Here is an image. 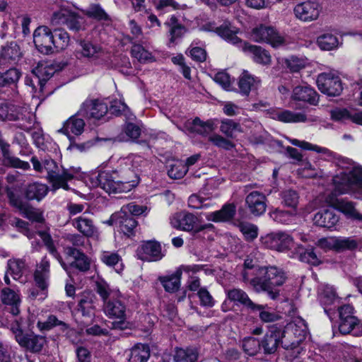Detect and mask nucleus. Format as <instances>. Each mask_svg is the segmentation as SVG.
I'll use <instances>...</instances> for the list:
<instances>
[{"mask_svg": "<svg viewBox=\"0 0 362 362\" xmlns=\"http://www.w3.org/2000/svg\"><path fill=\"white\" fill-rule=\"evenodd\" d=\"M53 33L45 25L37 27L33 33V42L37 50L45 54L52 53Z\"/></svg>", "mask_w": 362, "mask_h": 362, "instance_id": "17", "label": "nucleus"}, {"mask_svg": "<svg viewBox=\"0 0 362 362\" xmlns=\"http://www.w3.org/2000/svg\"><path fill=\"white\" fill-rule=\"evenodd\" d=\"M51 22L55 25L65 24L74 31L83 29V19L73 12L66 3H62L59 6V10L53 13Z\"/></svg>", "mask_w": 362, "mask_h": 362, "instance_id": "9", "label": "nucleus"}, {"mask_svg": "<svg viewBox=\"0 0 362 362\" xmlns=\"http://www.w3.org/2000/svg\"><path fill=\"white\" fill-rule=\"evenodd\" d=\"M269 216L277 223L288 225L296 221V213L275 209L269 213Z\"/></svg>", "mask_w": 362, "mask_h": 362, "instance_id": "53", "label": "nucleus"}, {"mask_svg": "<svg viewBox=\"0 0 362 362\" xmlns=\"http://www.w3.org/2000/svg\"><path fill=\"white\" fill-rule=\"evenodd\" d=\"M21 73L16 69H10L4 73H0V86H6L16 83Z\"/></svg>", "mask_w": 362, "mask_h": 362, "instance_id": "61", "label": "nucleus"}, {"mask_svg": "<svg viewBox=\"0 0 362 362\" xmlns=\"http://www.w3.org/2000/svg\"><path fill=\"white\" fill-rule=\"evenodd\" d=\"M155 8L162 13H168L174 10L183 9L184 5H180L175 0H152Z\"/></svg>", "mask_w": 362, "mask_h": 362, "instance_id": "54", "label": "nucleus"}, {"mask_svg": "<svg viewBox=\"0 0 362 362\" xmlns=\"http://www.w3.org/2000/svg\"><path fill=\"white\" fill-rule=\"evenodd\" d=\"M291 99L295 101H301L312 105H316L318 103V95L309 86H298L293 90Z\"/></svg>", "mask_w": 362, "mask_h": 362, "instance_id": "32", "label": "nucleus"}, {"mask_svg": "<svg viewBox=\"0 0 362 362\" xmlns=\"http://www.w3.org/2000/svg\"><path fill=\"white\" fill-rule=\"evenodd\" d=\"M314 223L320 227L332 228L339 221V216L332 209H323L315 214Z\"/></svg>", "mask_w": 362, "mask_h": 362, "instance_id": "38", "label": "nucleus"}, {"mask_svg": "<svg viewBox=\"0 0 362 362\" xmlns=\"http://www.w3.org/2000/svg\"><path fill=\"white\" fill-rule=\"evenodd\" d=\"M8 196L11 204L18 209L24 217L36 222H41L43 220L40 212L30 206L27 202H23L20 197L15 196L12 192H8Z\"/></svg>", "mask_w": 362, "mask_h": 362, "instance_id": "27", "label": "nucleus"}, {"mask_svg": "<svg viewBox=\"0 0 362 362\" xmlns=\"http://www.w3.org/2000/svg\"><path fill=\"white\" fill-rule=\"evenodd\" d=\"M279 63L282 66L288 69L291 72H298L305 67L304 61L296 57L282 59Z\"/></svg>", "mask_w": 362, "mask_h": 362, "instance_id": "60", "label": "nucleus"}, {"mask_svg": "<svg viewBox=\"0 0 362 362\" xmlns=\"http://www.w3.org/2000/svg\"><path fill=\"white\" fill-rule=\"evenodd\" d=\"M240 49L245 54L250 55L252 59L258 64L267 65L272 61L270 54L261 47L252 45L245 42Z\"/></svg>", "mask_w": 362, "mask_h": 362, "instance_id": "35", "label": "nucleus"}, {"mask_svg": "<svg viewBox=\"0 0 362 362\" xmlns=\"http://www.w3.org/2000/svg\"><path fill=\"white\" fill-rule=\"evenodd\" d=\"M201 271H204L207 274V270L202 264L182 265L175 274L170 276H160L159 281L166 291L175 292L180 286L181 275L183 272L189 274L190 273L197 274Z\"/></svg>", "mask_w": 362, "mask_h": 362, "instance_id": "11", "label": "nucleus"}, {"mask_svg": "<svg viewBox=\"0 0 362 362\" xmlns=\"http://www.w3.org/2000/svg\"><path fill=\"white\" fill-rule=\"evenodd\" d=\"M339 330L343 334H351L356 337L362 336V322L355 316H344L341 313Z\"/></svg>", "mask_w": 362, "mask_h": 362, "instance_id": "30", "label": "nucleus"}, {"mask_svg": "<svg viewBox=\"0 0 362 362\" xmlns=\"http://www.w3.org/2000/svg\"><path fill=\"white\" fill-rule=\"evenodd\" d=\"M86 213L72 220L73 226L83 235L87 238L98 239L100 232L93 224V221L86 216Z\"/></svg>", "mask_w": 362, "mask_h": 362, "instance_id": "26", "label": "nucleus"}, {"mask_svg": "<svg viewBox=\"0 0 362 362\" xmlns=\"http://www.w3.org/2000/svg\"><path fill=\"white\" fill-rule=\"evenodd\" d=\"M220 129L224 134L230 137L235 136L236 133L242 131L238 123L228 119L222 121Z\"/></svg>", "mask_w": 362, "mask_h": 362, "instance_id": "63", "label": "nucleus"}, {"mask_svg": "<svg viewBox=\"0 0 362 362\" xmlns=\"http://www.w3.org/2000/svg\"><path fill=\"white\" fill-rule=\"evenodd\" d=\"M289 257L313 266H317L322 262L320 257L317 255L313 247L305 248L301 244L296 245Z\"/></svg>", "mask_w": 362, "mask_h": 362, "instance_id": "25", "label": "nucleus"}, {"mask_svg": "<svg viewBox=\"0 0 362 362\" xmlns=\"http://www.w3.org/2000/svg\"><path fill=\"white\" fill-rule=\"evenodd\" d=\"M150 356L148 345L137 344L127 352L128 362H147Z\"/></svg>", "mask_w": 362, "mask_h": 362, "instance_id": "41", "label": "nucleus"}, {"mask_svg": "<svg viewBox=\"0 0 362 362\" xmlns=\"http://www.w3.org/2000/svg\"><path fill=\"white\" fill-rule=\"evenodd\" d=\"M100 258L105 265L113 267L117 273L119 274L123 270L122 258L117 252L103 251L101 252Z\"/></svg>", "mask_w": 362, "mask_h": 362, "instance_id": "46", "label": "nucleus"}, {"mask_svg": "<svg viewBox=\"0 0 362 362\" xmlns=\"http://www.w3.org/2000/svg\"><path fill=\"white\" fill-rule=\"evenodd\" d=\"M316 44L321 50L332 51L341 46L342 40L332 32L327 31L317 37Z\"/></svg>", "mask_w": 362, "mask_h": 362, "instance_id": "36", "label": "nucleus"}, {"mask_svg": "<svg viewBox=\"0 0 362 362\" xmlns=\"http://www.w3.org/2000/svg\"><path fill=\"white\" fill-rule=\"evenodd\" d=\"M277 242L278 252H286L288 255L296 246L293 235L286 231H278Z\"/></svg>", "mask_w": 362, "mask_h": 362, "instance_id": "47", "label": "nucleus"}, {"mask_svg": "<svg viewBox=\"0 0 362 362\" xmlns=\"http://www.w3.org/2000/svg\"><path fill=\"white\" fill-rule=\"evenodd\" d=\"M195 216L186 211L175 213L170 217V224L173 228L186 231L203 230L204 227L199 226Z\"/></svg>", "mask_w": 362, "mask_h": 362, "instance_id": "16", "label": "nucleus"}, {"mask_svg": "<svg viewBox=\"0 0 362 362\" xmlns=\"http://www.w3.org/2000/svg\"><path fill=\"white\" fill-rule=\"evenodd\" d=\"M140 134L141 129L137 125L129 123L125 126L124 131L119 136V139L122 141L135 140L139 138Z\"/></svg>", "mask_w": 362, "mask_h": 362, "instance_id": "58", "label": "nucleus"}, {"mask_svg": "<svg viewBox=\"0 0 362 362\" xmlns=\"http://www.w3.org/2000/svg\"><path fill=\"white\" fill-rule=\"evenodd\" d=\"M242 347L245 354L254 356L258 352L260 343L255 337H246L243 341Z\"/></svg>", "mask_w": 362, "mask_h": 362, "instance_id": "64", "label": "nucleus"}, {"mask_svg": "<svg viewBox=\"0 0 362 362\" xmlns=\"http://www.w3.org/2000/svg\"><path fill=\"white\" fill-rule=\"evenodd\" d=\"M227 298L230 301L240 303L249 309L254 306V303L248 297L247 294L240 288L228 290L226 293Z\"/></svg>", "mask_w": 362, "mask_h": 362, "instance_id": "48", "label": "nucleus"}, {"mask_svg": "<svg viewBox=\"0 0 362 362\" xmlns=\"http://www.w3.org/2000/svg\"><path fill=\"white\" fill-rule=\"evenodd\" d=\"M82 116V113H79L78 110L63 123L62 127L58 132L66 135L71 141L74 136L81 135L85 128V122L81 117Z\"/></svg>", "mask_w": 362, "mask_h": 362, "instance_id": "20", "label": "nucleus"}, {"mask_svg": "<svg viewBox=\"0 0 362 362\" xmlns=\"http://www.w3.org/2000/svg\"><path fill=\"white\" fill-rule=\"evenodd\" d=\"M198 353L195 349L177 348L174 354V362H197Z\"/></svg>", "mask_w": 362, "mask_h": 362, "instance_id": "52", "label": "nucleus"}, {"mask_svg": "<svg viewBox=\"0 0 362 362\" xmlns=\"http://www.w3.org/2000/svg\"><path fill=\"white\" fill-rule=\"evenodd\" d=\"M34 144L45 151H57L58 146L48 136L45 135L41 129H37L32 133Z\"/></svg>", "mask_w": 362, "mask_h": 362, "instance_id": "39", "label": "nucleus"}, {"mask_svg": "<svg viewBox=\"0 0 362 362\" xmlns=\"http://www.w3.org/2000/svg\"><path fill=\"white\" fill-rule=\"evenodd\" d=\"M202 29L206 31L215 32L221 38L236 45L240 49L245 42L237 36L239 30L233 26L228 21H224L219 25H217L214 22H210L204 25Z\"/></svg>", "mask_w": 362, "mask_h": 362, "instance_id": "10", "label": "nucleus"}, {"mask_svg": "<svg viewBox=\"0 0 362 362\" xmlns=\"http://www.w3.org/2000/svg\"><path fill=\"white\" fill-rule=\"evenodd\" d=\"M317 84L319 90L328 95H338L343 88L339 77L333 73H322L318 75Z\"/></svg>", "mask_w": 362, "mask_h": 362, "instance_id": "15", "label": "nucleus"}, {"mask_svg": "<svg viewBox=\"0 0 362 362\" xmlns=\"http://www.w3.org/2000/svg\"><path fill=\"white\" fill-rule=\"evenodd\" d=\"M0 149L2 153V163L5 166L19 168L21 170H29L30 165L28 162L21 160L18 157L13 156L10 151V145L4 141L0 134Z\"/></svg>", "mask_w": 362, "mask_h": 362, "instance_id": "24", "label": "nucleus"}, {"mask_svg": "<svg viewBox=\"0 0 362 362\" xmlns=\"http://www.w3.org/2000/svg\"><path fill=\"white\" fill-rule=\"evenodd\" d=\"M95 290L104 302V312L112 322V328L123 329L127 327L126 306L119 300L120 292L115 288H110L102 278L95 281Z\"/></svg>", "mask_w": 362, "mask_h": 362, "instance_id": "3", "label": "nucleus"}, {"mask_svg": "<svg viewBox=\"0 0 362 362\" xmlns=\"http://www.w3.org/2000/svg\"><path fill=\"white\" fill-rule=\"evenodd\" d=\"M21 57L19 46L16 42L2 47L0 51V66L6 67L18 62Z\"/></svg>", "mask_w": 362, "mask_h": 362, "instance_id": "31", "label": "nucleus"}, {"mask_svg": "<svg viewBox=\"0 0 362 362\" xmlns=\"http://www.w3.org/2000/svg\"><path fill=\"white\" fill-rule=\"evenodd\" d=\"M146 160L134 153L120 158L117 168L112 171L92 173L85 178L90 187H100L109 194L128 192L139 182V172L146 165Z\"/></svg>", "mask_w": 362, "mask_h": 362, "instance_id": "1", "label": "nucleus"}, {"mask_svg": "<svg viewBox=\"0 0 362 362\" xmlns=\"http://www.w3.org/2000/svg\"><path fill=\"white\" fill-rule=\"evenodd\" d=\"M337 165L341 171L332 179L335 195L351 194L357 199L362 198V168L346 158H339Z\"/></svg>", "mask_w": 362, "mask_h": 362, "instance_id": "2", "label": "nucleus"}, {"mask_svg": "<svg viewBox=\"0 0 362 362\" xmlns=\"http://www.w3.org/2000/svg\"><path fill=\"white\" fill-rule=\"evenodd\" d=\"M266 196L257 191L250 192L245 199V203L250 212L255 216L262 215L267 209Z\"/></svg>", "mask_w": 362, "mask_h": 362, "instance_id": "28", "label": "nucleus"}, {"mask_svg": "<svg viewBox=\"0 0 362 362\" xmlns=\"http://www.w3.org/2000/svg\"><path fill=\"white\" fill-rule=\"evenodd\" d=\"M49 277V262L46 257H44L37 266L35 272V281L37 285L42 289L47 287Z\"/></svg>", "mask_w": 362, "mask_h": 362, "instance_id": "42", "label": "nucleus"}, {"mask_svg": "<svg viewBox=\"0 0 362 362\" xmlns=\"http://www.w3.org/2000/svg\"><path fill=\"white\" fill-rule=\"evenodd\" d=\"M44 165L45 173L54 190L59 188L69 189L66 182L79 176L78 169H64L49 157L44 159Z\"/></svg>", "mask_w": 362, "mask_h": 362, "instance_id": "6", "label": "nucleus"}, {"mask_svg": "<svg viewBox=\"0 0 362 362\" xmlns=\"http://www.w3.org/2000/svg\"><path fill=\"white\" fill-rule=\"evenodd\" d=\"M17 342L21 346L32 352H39L45 344L46 339L35 334H25L23 337L17 335Z\"/></svg>", "mask_w": 362, "mask_h": 362, "instance_id": "37", "label": "nucleus"}, {"mask_svg": "<svg viewBox=\"0 0 362 362\" xmlns=\"http://www.w3.org/2000/svg\"><path fill=\"white\" fill-rule=\"evenodd\" d=\"M120 211L121 214L125 213L126 214H129L130 216H146L148 214L150 209L145 205H139L134 203H129L127 205H124L121 208Z\"/></svg>", "mask_w": 362, "mask_h": 362, "instance_id": "57", "label": "nucleus"}, {"mask_svg": "<svg viewBox=\"0 0 362 362\" xmlns=\"http://www.w3.org/2000/svg\"><path fill=\"white\" fill-rule=\"evenodd\" d=\"M38 236L42 239L44 244L46 245L48 251L55 257L64 270L68 271V266L76 267L80 271H87L90 268V261L88 258L78 250L74 247H67L66 249V254L67 255V263L64 262L57 251L56 250L52 238L47 232L40 231L37 233Z\"/></svg>", "mask_w": 362, "mask_h": 362, "instance_id": "5", "label": "nucleus"}, {"mask_svg": "<svg viewBox=\"0 0 362 362\" xmlns=\"http://www.w3.org/2000/svg\"><path fill=\"white\" fill-rule=\"evenodd\" d=\"M108 108L106 103L100 100H87L79 109V113L83 117L100 119L107 112Z\"/></svg>", "mask_w": 362, "mask_h": 362, "instance_id": "22", "label": "nucleus"}, {"mask_svg": "<svg viewBox=\"0 0 362 362\" xmlns=\"http://www.w3.org/2000/svg\"><path fill=\"white\" fill-rule=\"evenodd\" d=\"M104 223L109 226L115 225L121 232L128 236L133 233L137 225V222L134 218L125 213L121 214V211L113 214L110 219Z\"/></svg>", "mask_w": 362, "mask_h": 362, "instance_id": "21", "label": "nucleus"}, {"mask_svg": "<svg viewBox=\"0 0 362 362\" xmlns=\"http://www.w3.org/2000/svg\"><path fill=\"white\" fill-rule=\"evenodd\" d=\"M137 255L142 260L154 262L161 259L165 255L162 252L160 243L156 241H147L137 249Z\"/></svg>", "mask_w": 362, "mask_h": 362, "instance_id": "23", "label": "nucleus"}, {"mask_svg": "<svg viewBox=\"0 0 362 362\" xmlns=\"http://www.w3.org/2000/svg\"><path fill=\"white\" fill-rule=\"evenodd\" d=\"M187 172L186 165L182 162L177 160L170 165L168 170V174L172 179H180L183 177Z\"/></svg>", "mask_w": 362, "mask_h": 362, "instance_id": "62", "label": "nucleus"}, {"mask_svg": "<svg viewBox=\"0 0 362 362\" xmlns=\"http://www.w3.org/2000/svg\"><path fill=\"white\" fill-rule=\"evenodd\" d=\"M260 80L248 71H244L239 77L238 85L241 94L248 95L252 90L257 88Z\"/></svg>", "mask_w": 362, "mask_h": 362, "instance_id": "40", "label": "nucleus"}, {"mask_svg": "<svg viewBox=\"0 0 362 362\" xmlns=\"http://www.w3.org/2000/svg\"><path fill=\"white\" fill-rule=\"evenodd\" d=\"M132 54L139 62L147 63L154 61L152 54L144 48L141 45L135 44L132 48Z\"/></svg>", "mask_w": 362, "mask_h": 362, "instance_id": "56", "label": "nucleus"}, {"mask_svg": "<svg viewBox=\"0 0 362 362\" xmlns=\"http://www.w3.org/2000/svg\"><path fill=\"white\" fill-rule=\"evenodd\" d=\"M92 297V294L87 292L84 293L83 296L79 300L78 309L81 311L83 315L91 317L94 315Z\"/></svg>", "mask_w": 362, "mask_h": 362, "instance_id": "55", "label": "nucleus"}, {"mask_svg": "<svg viewBox=\"0 0 362 362\" xmlns=\"http://www.w3.org/2000/svg\"><path fill=\"white\" fill-rule=\"evenodd\" d=\"M251 38L257 42H267L273 47H279L285 44V39L274 28L259 25L251 32Z\"/></svg>", "mask_w": 362, "mask_h": 362, "instance_id": "12", "label": "nucleus"}, {"mask_svg": "<svg viewBox=\"0 0 362 362\" xmlns=\"http://www.w3.org/2000/svg\"><path fill=\"white\" fill-rule=\"evenodd\" d=\"M286 276L285 273L276 267H263L258 269V276L250 280V284L257 291H266L271 299L279 296L280 290Z\"/></svg>", "mask_w": 362, "mask_h": 362, "instance_id": "4", "label": "nucleus"}, {"mask_svg": "<svg viewBox=\"0 0 362 362\" xmlns=\"http://www.w3.org/2000/svg\"><path fill=\"white\" fill-rule=\"evenodd\" d=\"M317 245L320 248L328 250H352L357 247L358 243L352 238L328 237L320 239Z\"/></svg>", "mask_w": 362, "mask_h": 362, "instance_id": "19", "label": "nucleus"}, {"mask_svg": "<svg viewBox=\"0 0 362 362\" xmlns=\"http://www.w3.org/2000/svg\"><path fill=\"white\" fill-rule=\"evenodd\" d=\"M52 53L66 49L70 42L69 34L64 30H55L52 35Z\"/></svg>", "mask_w": 362, "mask_h": 362, "instance_id": "50", "label": "nucleus"}, {"mask_svg": "<svg viewBox=\"0 0 362 362\" xmlns=\"http://www.w3.org/2000/svg\"><path fill=\"white\" fill-rule=\"evenodd\" d=\"M322 7L317 0H309L297 4L294 8L296 17L303 22L315 21L320 16Z\"/></svg>", "mask_w": 362, "mask_h": 362, "instance_id": "14", "label": "nucleus"}, {"mask_svg": "<svg viewBox=\"0 0 362 362\" xmlns=\"http://www.w3.org/2000/svg\"><path fill=\"white\" fill-rule=\"evenodd\" d=\"M1 299L4 304L11 305V313L16 316L20 313L19 305L21 298L19 294L15 291L6 288L1 291Z\"/></svg>", "mask_w": 362, "mask_h": 362, "instance_id": "43", "label": "nucleus"}, {"mask_svg": "<svg viewBox=\"0 0 362 362\" xmlns=\"http://www.w3.org/2000/svg\"><path fill=\"white\" fill-rule=\"evenodd\" d=\"M0 119L18 121L17 127L25 131H29L35 123V116L28 106L18 107L7 103L0 105Z\"/></svg>", "mask_w": 362, "mask_h": 362, "instance_id": "7", "label": "nucleus"}, {"mask_svg": "<svg viewBox=\"0 0 362 362\" xmlns=\"http://www.w3.org/2000/svg\"><path fill=\"white\" fill-rule=\"evenodd\" d=\"M235 214V206L233 204L225 205L221 210L209 213L206 218L209 221L215 222L226 221L230 220Z\"/></svg>", "mask_w": 362, "mask_h": 362, "instance_id": "45", "label": "nucleus"}, {"mask_svg": "<svg viewBox=\"0 0 362 362\" xmlns=\"http://www.w3.org/2000/svg\"><path fill=\"white\" fill-rule=\"evenodd\" d=\"M25 270V263L20 259H11L8 261V274H9L15 280H20L23 282V278Z\"/></svg>", "mask_w": 362, "mask_h": 362, "instance_id": "49", "label": "nucleus"}, {"mask_svg": "<svg viewBox=\"0 0 362 362\" xmlns=\"http://www.w3.org/2000/svg\"><path fill=\"white\" fill-rule=\"evenodd\" d=\"M308 332L303 319L295 317L284 329H281V343L286 349L297 347L305 339Z\"/></svg>", "mask_w": 362, "mask_h": 362, "instance_id": "8", "label": "nucleus"}, {"mask_svg": "<svg viewBox=\"0 0 362 362\" xmlns=\"http://www.w3.org/2000/svg\"><path fill=\"white\" fill-rule=\"evenodd\" d=\"M272 119L286 123L305 122L307 117L304 113L291 110H271L268 112Z\"/></svg>", "mask_w": 362, "mask_h": 362, "instance_id": "34", "label": "nucleus"}, {"mask_svg": "<svg viewBox=\"0 0 362 362\" xmlns=\"http://www.w3.org/2000/svg\"><path fill=\"white\" fill-rule=\"evenodd\" d=\"M280 342L281 329L276 325H273L269 328L265 334L260 346H262L265 353L272 354L276 350Z\"/></svg>", "mask_w": 362, "mask_h": 362, "instance_id": "33", "label": "nucleus"}, {"mask_svg": "<svg viewBox=\"0 0 362 362\" xmlns=\"http://www.w3.org/2000/svg\"><path fill=\"white\" fill-rule=\"evenodd\" d=\"M48 192V187L46 185L34 182L28 186L26 196L29 199H42Z\"/></svg>", "mask_w": 362, "mask_h": 362, "instance_id": "51", "label": "nucleus"}, {"mask_svg": "<svg viewBox=\"0 0 362 362\" xmlns=\"http://www.w3.org/2000/svg\"><path fill=\"white\" fill-rule=\"evenodd\" d=\"M319 298L325 313L332 319L340 304V300L336 296L334 288L328 285L322 286L319 290Z\"/></svg>", "mask_w": 362, "mask_h": 362, "instance_id": "18", "label": "nucleus"}, {"mask_svg": "<svg viewBox=\"0 0 362 362\" xmlns=\"http://www.w3.org/2000/svg\"><path fill=\"white\" fill-rule=\"evenodd\" d=\"M326 202L334 206L338 211L344 214L348 218L361 220L362 215L355 208L353 202L343 199H336L334 197H328Z\"/></svg>", "mask_w": 362, "mask_h": 362, "instance_id": "29", "label": "nucleus"}, {"mask_svg": "<svg viewBox=\"0 0 362 362\" xmlns=\"http://www.w3.org/2000/svg\"><path fill=\"white\" fill-rule=\"evenodd\" d=\"M79 57H86L96 64L106 63L110 55L100 46L93 44L90 41L81 40L79 43V49L76 51Z\"/></svg>", "mask_w": 362, "mask_h": 362, "instance_id": "13", "label": "nucleus"}, {"mask_svg": "<svg viewBox=\"0 0 362 362\" xmlns=\"http://www.w3.org/2000/svg\"><path fill=\"white\" fill-rule=\"evenodd\" d=\"M55 68L52 65H47L45 64H39L32 71L33 75L35 76V80L37 81V84L40 86V90H42V87L48 79H49L55 73Z\"/></svg>", "mask_w": 362, "mask_h": 362, "instance_id": "44", "label": "nucleus"}, {"mask_svg": "<svg viewBox=\"0 0 362 362\" xmlns=\"http://www.w3.org/2000/svg\"><path fill=\"white\" fill-rule=\"evenodd\" d=\"M250 310L253 312H259V318L265 322H273L278 319V315L268 310L267 305L254 303V306Z\"/></svg>", "mask_w": 362, "mask_h": 362, "instance_id": "59", "label": "nucleus"}]
</instances>
